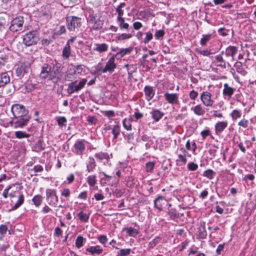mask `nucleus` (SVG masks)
<instances>
[{
  "mask_svg": "<svg viewBox=\"0 0 256 256\" xmlns=\"http://www.w3.org/2000/svg\"><path fill=\"white\" fill-rule=\"evenodd\" d=\"M132 34H118L116 37V40H128L129 38H130L132 36Z\"/></svg>",
  "mask_w": 256,
  "mask_h": 256,
  "instance_id": "obj_34",
  "label": "nucleus"
},
{
  "mask_svg": "<svg viewBox=\"0 0 256 256\" xmlns=\"http://www.w3.org/2000/svg\"><path fill=\"white\" fill-rule=\"evenodd\" d=\"M216 174V172L212 170L208 169L204 172L203 176L208 178L210 180L212 179Z\"/></svg>",
  "mask_w": 256,
  "mask_h": 256,
  "instance_id": "obj_41",
  "label": "nucleus"
},
{
  "mask_svg": "<svg viewBox=\"0 0 256 256\" xmlns=\"http://www.w3.org/2000/svg\"><path fill=\"white\" fill-rule=\"evenodd\" d=\"M150 114L155 122H158L164 116V113L158 109L153 110Z\"/></svg>",
  "mask_w": 256,
  "mask_h": 256,
  "instance_id": "obj_19",
  "label": "nucleus"
},
{
  "mask_svg": "<svg viewBox=\"0 0 256 256\" xmlns=\"http://www.w3.org/2000/svg\"><path fill=\"white\" fill-rule=\"evenodd\" d=\"M234 88L230 86L228 84L226 83L224 84V89L222 90V94L225 96L227 97L228 100H230L234 92Z\"/></svg>",
  "mask_w": 256,
  "mask_h": 256,
  "instance_id": "obj_17",
  "label": "nucleus"
},
{
  "mask_svg": "<svg viewBox=\"0 0 256 256\" xmlns=\"http://www.w3.org/2000/svg\"><path fill=\"white\" fill-rule=\"evenodd\" d=\"M96 161L92 157H89L88 162L86 163V171L88 172H91L94 170L96 167Z\"/></svg>",
  "mask_w": 256,
  "mask_h": 256,
  "instance_id": "obj_23",
  "label": "nucleus"
},
{
  "mask_svg": "<svg viewBox=\"0 0 256 256\" xmlns=\"http://www.w3.org/2000/svg\"><path fill=\"white\" fill-rule=\"evenodd\" d=\"M166 100L170 104H179L178 94L176 93H168V92L164 94Z\"/></svg>",
  "mask_w": 256,
  "mask_h": 256,
  "instance_id": "obj_13",
  "label": "nucleus"
},
{
  "mask_svg": "<svg viewBox=\"0 0 256 256\" xmlns=\"http://www.w3.org/2000/svg\"><path fill=\"white\" fill-rule=\"evenodd\" d=\"M198 92L194 90H192L189 94L190 98L192 100H195L198 96Z\"/></svg>",
  "mask_w": 256,
  "mask_h": 256,
  "instance_id": "obj_63",
  "label": "nucleus"
},
{
  "mask_svg": "<svg viewBox=\"0 0 256 256\" xmlns=\"http://www.w3.org/2000/svg\"><path fill=\"white\" fill-rule=\"evenodd\" d=\"M120 132V128L119 124L115 125L112 128V134L114 135V138L116 139Z\"/></svg>",
  "mask_w": 256,
  "mask_h": 256,
  "instance_id": "obj_39",
  "label": "nucleus"
},
{
  "mask_svg": "<svg viewBox=\"0 0 256 256\" xmlns=\"http://www.w3.org/2000/svg\"><path fill=\"white\" fill-rule=\"evenodd\" d=\"M43 200L42 196L40 194H37L32 198V202L36 206L38 207L40 206Z\"/></svg>",
  "mask_w": 256,
  "mask_h": 256,
  "instance_id": "obj_32",
  "label": "nucleus"
},
{
  "mask_svg": "<svg viewBox=\"0 0 256 256\" xmlns=\"http://www.w3.org/2000/svg\"><path fill=\"white\" fill-rule=\"evenodd\" d=\"M198 168V165L194 162H189L188 164V168L190 171H194Z\"/></svg>",
  "mask_w": 256,
  "mask_h": 256,
  "instance_id": "obj_54",
  "label": "nucleus"
},
{
  "mask_svg": "<svg viewBox=\"0 0 256 256\" xmlns=\"http://www.w3.org/2000/svg\"><path fill=\"white\" fill-rule=\"evenodd\" d=\"M70 190L68 188H64L61 190V196L65 198L70 197Z\"/></svg>",
  "mask_w": 256,
  "mask_h": 256,
  "instance_id": "obj_56",
  "label": "nucleus"
},
{
  "mask_svg": "<svg viewBox=\"0 0 256 256\" xmlns=\"http://www.w3.org/2000/svg\"><path fill=\"white\" fill-rule=\"evenodd\" d=\"M132 50V48H122L120 50V51L119 52H118L114 56H116V57L120 56V58H122V56H124L126 54L130 53Z\"/></svg>",
  "mask_w": 256,
  "mask_h": 256,
  "instance_id": "obj_40",
  "label": "nucleus"
},
{
  "mask_svg": "<svg viewBox=\"0 0 256 256\" xmlns=\"http://www.w3.org/2000/svg\"><path fill=\"white\" fill-rule=\"evenodd\" d=\"M144 92L146 98L148 101L151 100L155 94V92L152 86H146L144 88Z\"/></svg>",
  "mask_w": 256,
  "mask_h": 256,
  "instance_id": "obj_18",
  "label": "nucleus"
},
{
  "mask_svg": "<svg viewBox=\"0 0 256 256\" xmlns=\"http://www.w3.org/2000/svg\"><path fill=\"white\" fill-rule=\"evenodd\" d=\"M117 22L118 23L119 26L120 30H126L129 29V24L128 23L125 22L124 18L120 16H118Z\"/></svg>",
  "mask_w": 256,
  "mask_h": 256,
  "instance_id": "obj_28",
  "label": "nucleus"
},
{
  "mask_svg": "<svg viewBox=\"0 0 256 256\" xmlns=\"http://www.w3.org/2000/svg\"><path fill=\"white\" fill-rule=\"evenodd\" d=\"M87 121L92 124H96L98 122L97 118L94 116H89L87 117Z\"/></svg>",
  "mask_w": 256,
  "mask_h": 256,
  "instance_id": "obj_61",
  "label": "nucleus"
},
{
  "mask_svg": "<svg viewBox=\"0 0 256 256\" xmlns=\"http://www.w3.org/2000/svg\"><path fill=\"white\" fill-rule=\"evenodd\" d=\"M16 138L21 139L23 138H28L30 134L22 131H16L14 132Z\"/></svg>",
  "mask_w": 256,
  "mask_h": 256,
  "instance_id": "obj_37",
  "label": "nucleus"
},
{
  "mask_svg": "<svg viewBox=\"0 0 256 256\" xmlns=\"http://www.w3.org/2000/svg\"><path fill=\"white\" fill-rule=\"evenodd\" d=\"M162 238L160 236H156L154 240L149 242L148 248H154L161 240Z\"/></svg>",
  "mask_w": 256,
  "mask_h": 256,
  "instance_id": "obj_44",
  "label": "nucleus"
},
{
  "mask_svg": "<svg viewBox=\"0 0 256 256\" xmlns=\"http://www.w3.org/2000/svg\"><path fill=\"white\" fill-rule=\"evenodd\" d=\"M212 36V34L202 35V37L200 41V44L202 46H205L206 42L210 40Z\"/></svg>",
  "mask_w": 256,
  "mask_h": 256,
  "instance_id": "obj_46",
  "label": "nucleus"
},
{
  "mask_svg": "<svg viewBox=\"0 0 256 256\" xmlns=\"http://www.w3.org/2000/svg\"><path fill=\"white\" fill-rule=\"evenodd\" d=\"M191 110L194 112V114L198 116H202L206 112L204 108L200 104L192 108Z\"/></svg>",
  "mask_w": 256,
  "mask_h": 256,
  "instance_id": "obj_22",
  "label": "nucleus"
},
{
  "mask_svg": "<svg viewBox=\"0 0 256 256\" xmlns=\"http://www.w3.org/2000/svg\"><path fill=\"white\" fill-rule=\"evenodd\" d=\"M51 70V64L50 65L47 63L44 64L42 67V70L40 74V78L42 79L48 78L50 80Z\"/></svg>",
  "mask_w": 256,
  "mask_h": 256,
  "instance_id": "obj_14",
  "label": "nucleus"
},
{
  "mask_svg": "<svg viewBox=\"0 0 256 256\" xmlns=\"http://www.w3.org/2000/svg\"><path fill=\"white\" fill-rule=\"evenodd\" d=\"M146 36L143 40L144 44L148 43L153 38V35L150 32L146 33Z\"/></svg>",
  "mask_w": 256,
  "mask_h": 256,
  "instance_id": "obj_55",
  "label": "nucleus"
},
{
  "mask_svg": "<svg viewBox=\"0 0 256 256\" xmlns=\"http://www.w3.org/2000/svg\"><path fill=\"white\" fill-rule=\"evenodd\" d=\"M30 65L28 62H24L18 65L16 69V74L17 76L22 77L25 74L28 72Z\"/></svg>",
  "mask_w": 256,
  "mask_h": 256,
  "instance_id": "obj_12",
  "label": "nucleus"
},
{
  "mask_svg": "<svg viewBox=\"0 0 256 256\" xmlns=\"http://www.w3.org/2000/svg\"><path fill=\"white\" fill-rule=\"evenodd\" d=\"M79 220L82 222H86L89 220V216L84 213L82 211H80L77 214Z\"/></svg>",
  "mask_w": 256,
  "mask_h": 256,
  "instance_id": "obj_38",
  "label": "nucleus"
},
{
  "mask_svg": "<svg viewBox=\"0 0 256 256\" xmlns=\"http://www.w3.org/2000/svg\"><path fill=\"white\" fill-rule=\"evenodd\" d=\"M66 27L70 32L78 30L82 24V19L77 16H68L66 17Z\"/></svg>",
  "mask_w": 256,
  "mask_h": 256,
  "instance_id": "obj_3",
  "label": "nucleus"
},
{
  "mask_svg": "<svg viewBox=\"0 0 256 256\" xmlns=\"http://www.w3.org/2000/svg\"><path fill=\"white\" fill-rule=\"evenodd\" d=\"M216 60L220 64H217L218 66H219L222 68H226V64L228 66H230L228 62H226L224 60L222 56L221 55H216L214 56Z\"/></svg>",
  "mask_w": 256,
  "mask_h": 256,
  "instance_id": "obj_24",
  "label": "nucleus"
},
{
  "mask_svg": "<svg viewBox=\"0 0 256 256\" xmlns=\"http://www.w3.org/2000/svg\"><path fill=\"white\" fill-rule=\"evenodd\" d=\"M164 201V197L162 196H159L154 200V206L159 210H162V202Z\"/></svg>",
  "mask_w": 256,
  "mask_h": 256,
  "instance_id": "obj_27",
  "label": "nucleus"
},
{
  "mask_svg": "<svg viewBox=\"0 0 256 256\" xmlns=\"http://www.w3.org/2000/svg\"><path fill=\"white\" fill-rule=\"evenodd\" d=\"M124 230L126 232L129 236L134 238H135L139 234L138 230L131 227L125 228L124 229Z\"/></svg>",
  "mask_w": 256,
  "mask_h": 256,
  "instance_id": "obj_26",
  "label": "nucleus"
},
{
  "mask_svg": "<svg viewBox=\"0 0 256 256\" xmlns=\"http://www.w3.org/2000/svg\"><path fill=\"white\" fill-rule=\"evenodd\" d=\"M58 124L60 126H66V119L64 116L58 117L57 118Z\"/></svg>",
  "mask_w": 256,
  "mask_h": 256,
  "instance_id": "obj_58",
  "label": "nucleus"
},
{
  "mask_svg": "<svg viewBox=\"0 0 256 256\" xmlns=\"http://www.w3.org/2000/svg\"><path fill=\"white\" fill-rule=\"evenodd\" d=\"M98 239L100 242L104 246H105V244H106L108 240L107 237L105 235H100L98 236Z\"/></svg>",
  "mask_w": 256,
  "mask_h": 256,
  "instance_id": "obj_60",
  "label": "nucleus"
},
{
  "mask_svg": "<svg viewBox=\"0 0 256 256\" xmlns=\"http://www.w3.org/2000/svg\"><path fill=\"white\" fill-rule=\"evenodd\" d=\"M62 64L56 60L51 63V70L50 73V80L58 82L61 80L63 76L62 72Z\"/></svg>",
  "mask_w": 256,
  "mask_h": 256,
  "instance_id": "obj_1",
  "label": "nucleus"
},
{
  "mask_svg": "<svg viewBox=\"0 0 256 256\" xmlns=\"http://www.w3.org/2000/svg\"><path fill=\"white\" fill-rule=\"evenodd\" d=\"M40 40L39 33L37 30H32L23 36L22 42L26 46L36 44Z\"/></svg>",
  "mask_w": 256,
  "mask_h": 256,
  "instance_id": "obj_2",
  "label": "nucleus"
},
{
  "mask_svg": "<svg viewBox=\"0 0 256 256\" xmlns=\"http://www.w3.org/2000/svg\"><path fill=\"white\" fill-rule=\"evenodd\" d=\"M12 112L14 118H20L24 116H30L28 114V111L25 107L20 104H14L11 108Z\"/></svg>",
  "mask_w": 256,
  "mask_h": 256,
  "instance_id": "obj_5",
  "label": "nucleus"
},
{
  "mask_svg": "<svg viewBox=\"0 0 256 256\" xmlns=\"http://www.w3.org/2000/svg\"><path fill=\"white\" fill-rule=\"evenodd\" d=\"M238 50V48L236 46H230L224 50V55L227 58H230V61L232 62L234 60V56Z\"/></svg>",
  "mask_w": 256,
  "mask_h": 256,
  "instance_id": "obj_15",
  "label": "nucleus"
},
{
  "mask_svg": "<svg viewBox=\"0 0 256 256\" xmlns=\"http://www.w3.org/2000/svg\"><path fill=\"white\" fill-rule=\"evenodd\" d=\"M103 25L102 22L100 20H97L95 21L94 24L93 26L94 30H98L102 28Z\"/></svg>",
  "mask_w": 256,
  "mask_h": 256,
  "instance_id": "obj_57",
  "label": "nucleus"
},
{
  "mask_svg": "<svg viewBox=\"0 0 256 256\" xmlns=\"http://www.w3.org/2000/svg\"><path fill=\"white\" fill-rule=\"evenodd\" d=\"M94 156L100 162H102L104 165L108 164L110 159L109 154L106 152H99L94 154Z\"/></svg>",
  "mask_w": 256,
  "mask_h": 256,
  "instance_id": "obj_16",
  "label": "nucleus"
},
{
  "mask_svg": "<svg viewBox=\"0 0 256 256\" xmlns=\"http://www.w3.org/2000/svg\"><path fill=\"white\" fill-rule=\"evenodd\" d=\"M84 240H86V239H84L83 236L80 235L78 236L76 240V246L78 248H80L83 246V243Z\"/></svg>",
  "mask_w": 256,
  "mask_h": 256,
  "instance_id": "obj_42",
  "label": "nucleus"
},
{
  "mask_svg": "<svg viewBox=\"0 0 256 256\" xmlns=\"http://www.w3.org/2000/svg\"><path fill=\"white\" fill-rule=\"evenodd\" d=\"M155 163L154 162H150L146 164V171L148 172H151L154 170Z\"/></svg>",
  "mask_w": 256,
  "mask_h": 256,
  "instance_id": "obj_50",
  "label": "nucleus"
},
{
  "mask_svg": "<svg viewBox=\"0 0 256 256\" xmlns=\"http://www.w3.org/2000/svg\"><path fill=\"white\" fill-rule=\"evenodd\" d=\"M103 114L104 116H107L110 120H112L111 118L114 116V112L112 110L104 111Z\"/></svg>",
  "mask_w": 256,
  "mask_h": 256,
  "instance_id": "obj_59",
  "label": "nucleus"
},
{
  "mask_svg": "<svg viewBox=\"0 0 256 256\" xmlns=\"http://www.w3.org/2000/svg\"><path fill=\"white\" fill-rule=\"evenodd\" d=\"M95 48H94V50L98 52H104L107 51L108 49V45L105 43L96 44H94Z\"/></svg>",
  "mask_w": 256,
  "mask_h": 256,
  "instance_id": "obj_25",
  "label": "nucleus"
},
{
  "mask_svg": "<svg viewBox=\"0 0 256 256\" xmlns=\"http://www.w3.org/2000/svg\"><path fill=\"white\" fill-rule=\"evenodd\" d=\"M46 199L48 201L49 205L56 206L58 201L56 190L48 188L46 190Z\"/></svg>",
  "mask_w": 256,
  "mask_h": 256,
  "instance_id": "obj_8",
  "label": "nucleus"
},
{
  "mask_svg": "<svg viewBox=\"0 0 256 256\" xmlns=\"http://www.w3.org/2000/svg\"><path fill=\"white\" fill-rule=\"evenodd\" d=\"M86 251L90 252L92 255L94 254L99 255L102 252L103 250L100 246L97 245L96 246H92L87 248L86 249Z\"/></svg>",
  "mask_w": 256,
  "mask_h": 256,
  "instance_id": "obj_21",
  "label": "nucleus"
},
{
  "mask_svg": "<svg viewBox=\"0 0 256 256\" xmlns=\"http://www.w3.org/2000/svg\"><path fill=\"white\" fill-rule=\"evenodd\" d=\"M227 121L218 122L214 126L216 134H220L228 126Z\"/></svg>",
  "mask_w": 256,
  "mask_h": 256,
  "instance_id": "obj_20",
  "label": "nucleus"
},
{
  "mask_svg": "<svg viewBox=\"0 0 256 256\" xmlns=\"http://www.w3.org/2000/svg\"><path fill=\"white\" fill-rule=\"evenodd\" d=\"M96 175L89 176L87 178V182L88 184L91 186H94L96 183Z\"/></svg>",
  "mask_w": 256,
  "mask_h": 256,
  "instance_id": "obj_43",
  "label": "nucleus"
},
{
  "mask_svg": "<svg viewBox=\"0 0 256 256\" xmlns=\"http://www.w3.org/2000/svg\"><path fill=\"white\" fill-rule=\"evenodd\" d=\"M198 236L202 239L206 238L207 233L206 228L204 226H200L198 230Z\"/></svg>",
  "mask_w": 256,
  "mask_h": 256,
  "instance_id": "obj_45",
  "label": "nucleus"
},
{
  "mask_svg": "<svg viewBox=\"0 0 256 256\" xmlns=\"http://www.w3.org/2000/svg\"><path fill=\"white\" fill-rule=\"evenodd\" d=\"M10 81V76L6 73L3 74L0 77V87L4 86Z\"/></svg>",
  "mask_w": 256,
  "mask_h": 256,
  "instance_id": "obj_31",
  "label": "nucleus"
},
{
  "mask_svg": "<svg viewBox=\"0 0 256 256\" xmlns=\"http://www.w3.org/2000/svg\"><path fill=\"white\" fill-rule=\"evenodd\" d=\"M80 2V0H68V2H66L64 7L72 8L74 6L78 4Z\"/></svg>",
  "mask_w": 256,
  "mask_h": 256,
  "instance_id": "obj_49",
  "label": "nucleus"
},
{
  "mask_svg": "<svg viewBox=\"0 0 256 256\" xmlns=\"http://www.w3.org/2000/svg\"><path fill=\"white\" fill-rule=\"evenodd\" d=\"M30 118V116L14 118L10 122V124L15 128H22L28 124Z\"/></svg>",
  "mask_w": 256,
  "mask_h": 256,
  "instance_id": "obj_6",
  "label": "nucleus"
},
{
  "mask_svg": "<svg viewBox=\"0 0 256 256\" xmlns=\"http://www.w3.org/2000/svg\"><path fill=\"white\" fill-rule=\"evenodd\" d=\"M24 202V196L22 194H20L18 196V200L16 202L14 205L12 207V210H16L20 207Z\"/></svg>",
  "mask_w": 256,
  "mask_h": 256,
  "instance_id": "obj_33",
  "label": "nucleus"
},
{
  "mask_svg": "<svg viewBox=\"0 0 256 256\" xmlns=\"http://www.w3.org/2000/svg\"><path fill=\"white\" fill-rule=\"evenodd\" d=\"M125 190L124 188H116L114 192V194L116 196V198H120L122 196Z\"/></svg>",
  "mask_w": 256,
  "mask_h": 256,
  "instance_id": "obj_53",
  "label": "nucleus"
},
{
  "mask_svg": "<svg viewBox=\"0 0 256 256\" xmlns=\"http://www.w3.org/2000/svg\"><path fill=\"white\" fill-rule=\"evenodd\" d=\"M168 214L172 220H176L180 218V214L176 209L170 208L168 210Z\"/></svg>",
  "mask_w": 256,
  "mask_h": 256,
  "instance_id": "obj_29",
  "label": "nucleus"
},
{
  "mask_svg": "<svg viewBox=\"0 0 256 256\" xmlns=\"http://www.w3.org/2000/svg\"><path fill=\"white\" fill-rule=\"evenodd\" d=\"M248 120L245 119H242L238 123L239 126H242L244 128H246L248 126Z\"/></svg>",
  "mask_w": 256,
  "mask_h": 256,
  "instance_id": "obj_62",
  "label": "nucleus"
},
{
  "mask_svg": "<svg viewBox=\"0 0 256 256\" xmlns=\"http://www.w3.org/2000/svg\"><path fill=\"white\" fill-rule=\"evenodd\" d=\"M24 22L22 16H18L13 19L9 27L10 30L16 32L22 30Z\"/></svg>",
  "mask_w": 256,
  "mask_h": 256,
  "instance_id": "obj_9",
  "label": "nucleus"
},
{
  "mask_svg": "<svg viewBox=\"0 0 256 256\" xmlns=\"http://www.w3.org/2000/svg\"><path fill=\"white\" fill-rule=\"evenodd\" d=\"M122 124H123V126L124 128L128 130H132V124H131V121L130 120V119H126V118H124L123 120H122Z\"/></svg>",
  "mask_w": 256,
  "mask_h": 256,
  "instance_id": "obj_47",
  "label": "nucleus"
},
{
  "mask_svg": "<svg viewBox=\"0 0 256 256\" xmlns=\"http://www.w3.org/2000/svg\"><path fill=\"white\" fill-rule=\"evenodd\" d=\"M37 88V84L32 83V81L28 82L26 84L25 88L27 92H30Z\"/></svg>",
  "mask_w": 256,
  "mask_h": 256,
  "instance_id": "obj_36",
  "label": "nucleus"
},
{
  "mask_svg": "<svg viewBox=\"0 0 256 256\" xmlns=\"http://www.w3.org/2000/svg\"><path fill=\"white\" fill-rule=\"evenodd\" d=\"M86 78L82 79L78 84H76V80L68 84L67 88V92L69 94H71L74 92H77L81 90L86 84Z\"/></svg>",
  "mask_w": 256,
  "mask_h": 256,
  "instance_id": "obj_4",
  "label": "nucleus"
},
{
  "mask_svg": "<svg viewBox=\"0 0 256 256\" xmlns=\"http://www.w3.org/2000/svg\"><path fill=\"white\" fill-rule=\"evenodd\" d=\"M200 100L203 104L207 107L212 106L214 101L212 98V94L208 92H203L200 94Z\"/></svg>",
  "mask_w": 256,
  "mask_h": 256,
  "instance_id": "obj_10",
  "label": "nucleus"
},
{
  "mask_svg": "<svg viewBox=\"0 0 256 256\" xmlns=\"http://www.w3.org/2000/svg\"><path fill=\"white\" fill-rule=\"evenodd\" d=\"M234 66L236 68V72L241 74L242 75L245 76L247 73L244 68L242 63L241 62H236L234 64Z\"/></svg>",
  "mask_w": 256,
  "mask_h": 256,
  "instance_id": "obj_30",
  "label": "nucleus"
},
{
  "mask_svg": "<svg viewBox=\"0 0 256 256\" xmlns=\"http://www.w3.org/2000/svg\"><path fill=\"white\" fill-rule=\"evenodd\" d=\"M116 56H113L110 57L107 62L104 68L100 70L103 73L108 72L110 73L112 72L116 67V64L115 63V58Z\"/></svg>",
  "mask_w": 256,
  "mask_h": 256,
  "instance_id": "obj_11",
  "label": "nucleus"
},
{
  "mask_svg": "<svg viewBox=\"0 0 256 256\" xmlns=\"http://www.w3.org/2000/svg\"><path fill=\"white\" fill-rule=\"evenodd\" d=\"M70 54V46L69 44L66 43L62 50V56L68 59Z\"/></svg>",
  "mask_w": 256,
  "mask_h": 256,
  "instance_id": "obj_35",
  "label": "nucleus"
},
{
  "mask_svg": "<svg viewBox=\"0 0 256 256\" xmlns=\"http://www.w3.org/2000/svg\"><path fill=\"white\" fill-rule=\"evenodd\" d=\"M130 248L121 249L118 252V255L120 256H127L130 254Z\"/></svg>",
  "mask_w": 256,
  "mask_h": 256,
  "instance_id": "obj_51",
  "label": "nucleus"
},
{
  "mask_svg": "<svg viewBox=\"0 0 256 256\" xmlns=\"http://www.w3.org/2000/svg\"><path fill=\"white\" fill-rule=\"evenodd\" d=\"M228 30L224 28H221L218 30V32L223 36H226L228 35Z\"/></svg>",
  "mask_w": 256,
  "mask_h": 256,
  "instance_id": "obj_64",
  "label": "nucleus"
},
{
  "mask_svg": "<svg viewBox=\"0 0 256 256\" xmlns=\"http://www.w3.org/2000/svg\"><path fill=\"white\" fill-rule=\"evenodd\" d=\"M241 112L237 110H234L230 114V116L233 120H236L241 116Z\"/></svg>",
  "mask_w": 256,
  "mask_h": 256,
  "instance_id": "obj_48",
  "label": "nucleus"
},
{
  "mask_svg": "<svg viewBox=\"0 0 256 256\" xmlns=\"http://www.w3.org/2000/svg\"><path fill=\"white\" fill-rule=\"evenodd\" d=\"M164 35V30H160L156 32L154 37L156 40H161L163 38Z\"/></svg>",
  "mask_w": 256,
  "mask_h": 256,
  "instance_id": "obj_52",
  "label": "nucleus"
},
{
  "mask_svg": "<svg viewBox=\"0 0 256 256\" xmlns=\"http://www.w3.org/2000/svg\"><path fill=\"white\" fill-rule=\"evenodd\" d=\"M86 142L84 140H77L73 146L72 152L82 158L86 150Z\"/></svg>",
  "mask_w": 256,
  "mask_h": 256,
  "instance_id": "obj_7",
  "label": "nucleus"
}]
</instances>
